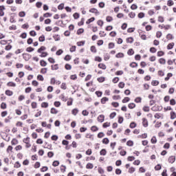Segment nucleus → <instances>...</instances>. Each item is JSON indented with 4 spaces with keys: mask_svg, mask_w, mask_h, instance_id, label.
Returning a JSON list of instances; mask_svg holds the SVG:
<instances>
[{
    "mask_svg": "<svg viewBox=\"0 0 176 176\" xmlns=\"http://www.w3.org/2000/svg\"><path fill=\"white\" fill-rule=\"evenodd\" d=\"M149 61H151V63H153L154 61H156V56H151L149 57L148 58Z\"/></svg>",
    "mask_w": 176,
    "mask_h": 176,
    "instance_id": "obj_50",
    "label": "nucleus"
},
{
    "mask_svg": "<svg viewBox=\"0 0 176 176\" xmlns=\"http://www.w3.org/2000/svg\"><path fill=\"white\" fill-rule=\"evenodd\" d=\"M176 118V113L174 111L170 112V119L173 120Z\"/></svg>",
    "mask_w": 176,
    "mask_h": 176,
    "instance_id": "obj_57",
    "label": "nucleus"
},
{
    "mask_svg": "<svg viewBox=\"0 0 176 176\" xmlns=\"http://www.w3.org/2000/svg\"><path fill=\"white\" fill-rule=\"evenodd\" d=\"M19 17H25V12L21 11L19 12Z\"/></svg>",
    "mask_w": 176,
    "mask_h": 176,
    "instance_id": "obj_58",
    "label": "nucleus"
},
{
    "mask_svg": "<svg viewBox=\"0 0 176 176\" xmlns=\"http://www.w3.org/2000/svg\"><path fill=\"white\" fill-rule=\"evenodd\" d=\"M127 54L129 56H133V54H134V50L133 49H129L127 52Z\"/></svg>",
    "mask_w": 176,
    "mask_h": 176,
    "instance_id": "obj_52",
    "label": "nucleus"
},
{
    "mask_svg": "<svg viewBox=\"0 0 176 176\" xmlns=\"http://www.w3.org/2000/svg\"><path fill=\"white\" fill-rule=\"evenodd\" d=\"M104 115H100L98 117V122H100V123H102V122H104Z\"/></svg>",
    "mask_w": 176,
    "mask_h": 176,
    "instance_id": "obj_20",
    "label": "nucleus"
},
{
    "mask_svg": "<svg viewBox=\"0 0 176 176\" xmlns=\"http://www.w3.org/2000/svg\"><path fill=\"white\" fill-rule=\"evenodd\" d=\"M8 87H16V85L15 82L10 81L7 83Z\"/></svg>",
    "mask_w": 176,
    "mask_h": 176,
    "instance_id": "obj_11",
    "label": "nucleus"
},
{
    "mask_svg": "<svg viewBox=\"0 0 176 176\" xmlns=\"http://www.w3.org/2000/svg\"><path fill=\"white\" fill-rule=\"evenodd\" d=\"M151 144H156L157 142V140L156 139V136H153L151 140Z\"/></svg>",
    "mask_w": 176,
    "mask_h": 176,
    "instance_id": "obj_48",
    "label": "nucleus"
},
{
    "mask_svg": "<svg viewBox=\"0 0 176 176\" xmlns=\"http://www.w3.org/2000/svg\"><path fill=\"white\" fill-rule=\"evenodd\" d=\"M90 51L91 52V53L96 54L97 53V48L94 45H92L90 47Z\"/></svg>",
    "mask_w": 176,
    "mask_h": 176,
    "instance_id": "obj_22",
    "label": "nucleus"
},
{
    "mask_svg": "<svg viewBox=\"0 0 176 176\" xmlns=\"http://www.w3.org/2000/svg\"><path fill=\"white\" fill-rule=\"evenodd\" d=\"M15 67H16V68H17L19 69L20 68H23V67H24V65L22 63H16L15 65Z\"/></svg>",
    "mask_w": 176,
    "mask_h": 176,
    "instance_id": "obj_38",
    "label": "nucleus"
},
{
    "mask_svg": "<svg viewBox=\"0 0 176 176\" xmlns=\"http://www.w3.org/2000/svg\"><path fill=\"white\" fill-rule=\"evenodd\" d=\"M162 35H163V33H162L161 31H157L156 32V38H162Z\"/></svg>",
    "mask_w": 176,
    "mask_h": 176,
    "instance_id": "obj_53",
    "label": "nucleus"
},
{
    "mask_svg": "<svg viewBox=\"0 0 176 176\" xmlns=\"http://www.w3.org/2000/svg\"><path fill=\"white\" fill-rule=\"evenodd\" d=\"M5 10H6L5 6H0V17L5 16Z\"/></svg>",
    "mask_w": 176,
    "mask_h": 176,
    "instance_id": "obj_5",
    "label": "nucleus"
},
{
    "mask_svg": "<svg viewBox=\"0 0 176 176\" xmlns=\"http://www.w3.org/2000/svg\"><path fill=\"white\" fill-rule=\"evenodd\" d=\"M12 56H13V53L9 52L7 55H6V60H10Z\"/></svg>",
    "mask_w": 176,
    "mask_h": 176,
    "instance_id": "obj_31",
    "label": "nucleus"
},
{
    "mask_svg": "<svg viewBox=\"0 0 176 176\" xmlns=\"http://www.w3.org/2000/svg\"><path fill=\"white\" fill-rule=\"evenodd\" d=\"M73 17H74V20H78V19H79L80 17V14H79V13H78V12H75L73 14Z\"/></svg>",
    "mask_w": 176,
    "mask_h": 176,
    "instance_id": "obj_28",
    "label": "nucleus"
},
{
    "mask_svg": "<svg viewBox=\"0 0 176 176\" xmlns=\"http://www.w3.org/2000/svg\"><path fill=\"white\" fill-rule=\"evenodd\" d=\"M168 161L169 163H171V164H173V163H174V162H175V156L169 157Z\"/></svg>",
    "mask_w": 176,
    "mask_h": 176,
    "instance_id": "obj_14",
    "label": "nucleus"
},
{
    "mask_svg": "<svg viewBox=\"0 0 176 176\" xmlns=\"http://www.w3.org/2000/svg\"><path fill=\"white\" fill-rule=\"evenodd\" d=\"M93 167H94V166L91 163H88L86 166V168L90 169V170H91Z\"/></svg>",
    "mask_w": 176,
    "mask_h": 176,
    "instance_id": "obj_54",
    "label": "nucleus"
},
{
    "mask_svg": "<svg viewBox=\"0 0 176 176\" xmlns=\"http://www.w3.org/2000/svg\"><path fill=\"white\" fill-rule=\"evenodd\" d=\"M5 94L6 96H8V97H12V96H13V91L10 89H7L5 91Z\"/></svg>",
    "mask_w": 176,
    "mask_h": 176,
    "instance_id": "obj_8",
    "label": "nucleus"
},
{
    "mask_svg": "<svg viewBox=\"0 0 176 176\" xmlns=\"http://www.w3.org/2000/svg\"><path fill=\"white\" fill-rule=\"evenodd\" d=\"M108 47L109 49H113V47H115V43H109Z\"/></svg>",
    "mask_w": 176,
    "mask_h": 176,
    "instance_id": "obj_62",
    "label": "nucleus"
},
{
    "mask_svg": "<svg viewBox=\"0 0 176 176\" xmlns=\"http://www.w3.org/2000/svg\"><path fill=\"white\" fill-rule=\"evenodd\" d=\"M109 100V99L108 98L104 97L101 99L100 102H101V104H105V102H107Z\"/></svg>",
    "mask_w": 176,
    "mask_h": 176,
    "instance_id": "obj_29",
    "label": "nucleus"
},
{
    "mask_svg": "<svg viewBox=\"0 0 176 176\" xmlns=\"http://www.w3.org/2000/svg\"><path fill=\"white\" fill-rule=\"evenodd\" d=\"M34 50H35V49H34V47H29L26 48V52H28V53H31V52H34Z\"/></svg>",
    "mask_w": 176,
    "mask_h": 176,
    "instance_id": "obj_49",
    "label": "nucleus"
},
{
    "mask_svg": "<svg viewBox=\"0 0 176 176\" xmlns=\"http://www.w3.org/2000/svg\"><path fill=\"white\" fill-rule=\"evenodd\" d=\"M22 57H23V60H25V61H29L30 59L31 58V54H30L28 53H23L22 54Z\"/></svg>",
    "mask_w": 176,
    "mask_h": 176,
    "instance_id": "obj_3",
    "label": "nucleus"
},
{
    "mask_svg": "<svg viewBox=\"0 0 176 176\" xmlns=\"http://www.w3.org/2000/svg\"><path fill=\"white\" fill-rule=\"evenodd\" d=\"M100 155L101 156H105V155H107V150L105 148L102 149L100 152Z\"/></svg>",
    "mask_w": 176,
    "mask_h": 176,
    "instance_id": "obj_33",
    "label": "nucleus"
},
{
    "mask_svg": "<svg viewBox=\"0 0 176 176\" xmlns=\"http://www.w3.org/2000/svg\"><path fill=\"white\" fill-rule=\"evenodd\" d=\"M129 17H130V19H134V17H135V12H129Z\"/></svg>",
    "mask_w": 176,
    "mask_h": 176,
    "instance_id": "obj_40",
    "label": "nucleus"
},
{
    "mask_svg": "<svg viewBox=\"0 0 176 176\" xmlns=\"http://www.w3.org/2000/svg\"><path fill=\"white\" fill-rule=\"evenodd\" d=\"M174 91H175V89L174 87H170L168 89V94H174Z\"/></svg>",
    "mask_w": 176,
    "mask_h": 176,
    "instance_id": "obj_51",
    "label": "nucleus"
},
{
    "mask_svg": "<svg viewBox=\"0 0 176 176\" xmlns=\"http://www.w3.org/2000/svg\"><path fill=\"white\" fill-rule=\"evenodd\" d=\"M129 66L131 67V68H137V67H138V63L135 62H132L129 64Z\"/></svg>",
    "mask_w": 176,
    "mask_h": 176,
    "instance_id": "obj_19",
    "label": "nucleus"
},
{
    "mask_svg": "<svg viewBox=\"0 0 176 176\" xmlns=\"http://www.w3.org/2000/svg\"><path fill=\"white\" fill-rule=\"evenodd\" d=\"M50 85H61V81L56 80V78H52Z\"/></svg>",
    "mask_w": 176,
    "mask_h": 176,
    "instance_id": "obj_2",
    "label": "nucleus"
},
{
    "mask_svg": "<svg viewBox=\"0 0 176 176\" xmlns=\"http://www.w3.org/2000/svg\"><path fill=\"white\" fill-rule=\"evenodd\" d=\"M13 49V45H12L11 43H8L6 44V45L4 47V50L6 52H10V50Z\"/></svg>",
    "mask_w": 176,
    "mask_h": 176,
    "instance_id": "obj_4",
    "label": "nucleus"
},
{
    "mask_svg": "<svg viewBox=\"0 0 176 176\" xmlns=\"http://www.w3.org/2000/svg\"><path fill=\"white\" fill-rule=\"evenodd\" d=\"M129 101H130V98H129V97H125V98L122 100L123 104H126V102H129Z\"/></svg>",
    "mask_w": 176,
    "mask_h": 176,
    "instance_id": "obj_64",
    "label": "nucleus"
},
{
    "mask_svg": "<svg viewBox=\"0 0 176 176\" xmlns=\"http://www.w3.org/2000/svg\"><path fill=\"white\" fill-rule=\"evenodd\" d=\"M117 34L116 32L112 31L109 33V36H111V38H115Z\"/></svg>",
    "mask_w": 176,
    "mask_h": 176,
    "instance_id": "obj_56",
    "label": "nucleus"
},
{
    "mask_svg": "<svg viewBox=\"0 0 176 176\" xmlns=\"http://www.w3.org/2000/svg\"><path fill=\"white\" fill-rule=\"evenodd\" d=\"M40 65L41 67H46V65H47V63H46L45 60H40Z\"/></svg>",
    "mask_w": 176,
    "mask_h": 176,
    "instance_id": "obj_39",
    "label": "nucleus"
},
{
    "mask_svg": "<svg viewBox=\"0 0 176 176\" xmlns=\"http://www.w3.org/2000/svg\"><path fill=\"white\" fill-rule=\"evenodd\" d=\"M65 69L67 71H71V69H72V66L67 63L65 65Z\"/></svg>",
    "mask_w": 176,
    "mask_h": 176,
    "instance_id": "obj_30",
    "label": "nucleus"
},
{
    "mask_svg": "<svg viewBox=\"0 0 176 176\" xmlns=\"http://www.w3.org/2000/svg\"><path fill=\"white\" fill-rule=\"evenodd\" d=\"M39 42H45V35H41L40 37H38Z\"/></svg>",
    "mask_w": 176,
    "mask_h": 176,
    "instance_id": "obj_63",
    "label": "nucleus"
},
{
    "mask_svg": "<svg viewBox=\"0 0 176 176\" xmlns=\"http://www.w3.org/2000/svg\"><path fill=\"white\" fill-rule=\"evenodd\" d=\"M8 42H10V43H12V42H13L12 40H1L0 41V45H1V46H5V45L8 44Z\"/></svg>",
    "mask_w": 176,
    "mask_h": 176,
    "instance_id": "obj_6",
    "label": "nucleus"
},
{
    "mask_svg": "<svg viewBox=\"0 0 176 176\" xmlns=\"http://www.w3.org/2000/svg\"><path fill=\"white\" fill-rule=\"evenodd\" d=\"M135 31V28H129L127 29V32L129 34H131L132 32H134Z\"/></svg>",
    "mask_w": 176,
    "mask_h": 176,
    "instance_id": "obj_43",
    "label": "nucleus"
},
{
    "mask_svg": "<svg viewBox=\"0 0 176 176\" xmlns=\"http://www.w3.org/2000/svg\"><path fill=\"white\" fill-rule=\"evenodd\" d=\"M58 64H55V65H51V69L52 71H57V69H58Z\"/></svg>",
    "mask_w": 176,
    "mask_h": 176,
    "instance_id": "obj_17",
    "label": "nucleus"
},
{
    "mask_svg": "<svg viewBox=\"0 0 176 176\" xmlns=\"http://www.w3.org/2000/svg\"><path fill=\"white\" fill-rule=\"evenodd\" d=\"M94 61H97L98 63H101V61H102V58L100 56H95Z\"/></svg>",
    "mask_w": 176,
    "mask_h": 176,
    "instance_id": "obj_45",
    "label": "nucleus"
},
{
    "mask_svg": "<svg viewBox=\"0 0 176 176\" xmlns=\"http://www.w3.org/2000/svg\"><path fill=\"white\" fill-rule=\"evenodd\" d=\"M164 54H165V53L163 51H158L157 52V57H163V56H164Z\"/></svg>",
    "mask_w": 176,
    "mask_h": 176,
    "instance_id": "obj_26",
    "label": "nucleus"
},
{
    "mask_svg": "<svg viewBox=\"0 0 176 176\" xmlns=\"http://www.w3.org/2000/svg\"><path fill=\"white\" fill-rule=\"evenodd\" d=\"M166 39H168V41H171V40L174 39V36H173V34H168L166 35Z\"/></svg>",
    "mask_w": 176,
    "mask_h": 176,
    "instance_id": "obj_34",
    "label": "nucleus"
},
{
    "mask_svg": "<svg viewBox=\"0 0 176 176\" xmlns=\"http://www.w3.org/2000/svg\"><path fill=\"white\" fill-rule=\"evenodd\" d=\"M94 20H96V18L91 17V18L89 19L86 21V24H90V23H93V21H94Z\"/></svg>",
    "mask_w": 176,
    "mask_h": 176,
    "instance_id": "obj_41",
    "label": "nucleus"
},
{
    "mask_svg": "<svg viewBox=\"0 0 176 176\" xmlns=\"http://www.w3.org/2000/svg\"><path fill=\"white\" fill-rule=\"evenodd\" d=\"M142 125L144 127H148V120L146 118L142 119Z\"/></svg>",
    "mask_w": 176,
    "mask_h": 176,
    "instance_id": "obj_18",
    "label": "nucleus"
},
{
    "mask_svg": "<svg viewBox=\"0 0 176 176\" xmlns=\"http://www.w3.org/2000/svg\"><path fill=\"white\" fill-rule=\"evenodd\" d=\"M157 21L159 23H164V17H163L162 16H159L158 19H157Z\"/></svg>",
    "mask_w": 176,
    "mask_h": 176,
    "instance_id": "obj_42",
    "label": "nucleus"
},
{
    "mask_svg": "<svg viewBox=\"0 0 176 176\" xmlns=\"http://www.w3.org/2000/svg\"><path fill=\"white\" fill-rule=\"evenodd\" d=\"M146 31H152V25H147L145 27Z\"/></svg>",
    "mask_w": 176,
    "mask_h": 176,
    "instance_id": "obj_60",
    "label": "nucleus"
},
{
    "mask_svg": "<svg viewBox=\"0 0 176 176\" xmlns=\"http://www.w3.org/2000/svg\"><path fill=\"white\" fill-rule=\"evenodd\" d=\"M106 21H107V23H111V21H113V17L111 16H107L106 17Z\"/></svg>",
    "mask_w": 176,
    "mask_h": 176,
    "instance_id": "obj_27",
    "label": "nucleus"
},
{
    "mask_svg": "<svg viewBox=\"0 0 176 176\" xmlns=\"http://www.w3.org/2000/svg\"><path fill=\"white\" fill-rule=\"evenodd\" d=\"M41 74L45 75V74L47 73V68H42L40 71Z\"/></svg>",
    "mask_w": 176,
    "mask_h": 176,
    "instance_id": "obj_55",
    "label": "nucleus"
},
{
    "mask_svg": "<svg viewBox=\"0 0 176 176\" xmlns=\"http://www.w3.org/2000/svg\"><path fill=\"white\" fill-rule=\"evenodd\" d=\"M89 13H94V14H100V12L96 8H91L89 10Z\"/></svg>",
    "mask_w": 176,
    "mask_h": 176,
    "instance_id": "obj_7",
    "label": "nucleus"
},
{
    "mask_svg": "<svg viewBox=\"0 0 176 176\" xmlns=\"http://www.w3.org/2000/svg\"><path fill=\"white\" fill-rule=\"evenodd\" d=\"M72 58V56H71V55H66L64 57V60L65 61H70V60Z\"/></svg>",
    "mask_w": 176,
    "mask_h": 176,
    "instance_id": "obj_35",
    "label": "nucleus"
},
{
    "mask_svg": "<svg viewBox=\"0 0 176 176\" xmlns=\"http://www.w3.org/2000/svg\"><path fill=\"white\" fill-rule=\"evenodd\" d=\"M158 63L162 65H164V64H166V59L164 58H160L158 60Z\"/></svg>",
    "mask_w": 176,
    "mask_h": 176,
    "instance_id": "obj_16",
    "label": "nucleus"
},
{
    "mask_svg": "<svg viewBox=\"0 0 176 176\" xmlns=\"http://www.w3.org/2000/svg\"><path fill=\"white\" fill-rule=\"evenodd\" d=\"M159 81H157V80H153L152 82H151V85H152V86H158V85H159Z\"/></svg>",
    "mask_w": 176,
    "mask_h": 176,
    "instance_id": "obj_59",
    "label": "nucleus"
},
{
    "mask_svg": "<svg viewBox=\"0 0 176 176\" xmlns=\"http://www.w3.org/2000/svg\"><path fill=\"white\" fill-rule=\"evenodd\" d=\"M69 52H71V53H74V52H76V46L72 45V46L69 48Z\"/></svg>",
    "mask_w": 176,
    "mask_h": 176,
    "instance_id": "obj_44",
    "label": "nucleus"
},
{
    "mask_svg": "<svg viewBox=\"0 0 176 176\" xmlns=\"http://www.w3.org/2000/svg\"><path fill=\"white\" fill-rule=\"evenodd\" d=\"M102 144H105V145H108V144H109V139L105 138L102 140Z\"/></svg>",
    "mask_w": 176,
    "mask_h": 176,
    "instance_id": "obj_32",
    "label": "nucleus"
},
{
    "mask_svg": "<svg viewBox=\"0 0 176 176\" xmlns=\"http://www.w3.org/2000/svg\"><path fill=\"white\" fill-rule=\"evenodd\" d=\"M167 6L171 7L174 6V1L173 0H168L166 3Z\"/></svg>",
    "mask_w": 176,
    "mask_h": 176,
    "instance_id": "obj_21",
    "label": "nucleus"
},
{
    "mask_svg": "<svg viewBox=\"0 0 176 176\" xmlns=\"http://www.w3.org/2000/svg\"><path fill=\"white\" fill-rule=\"evenodd\" d=\"M124 57V54L123 52H118L116 55V58H123Z\"/></svg>",
    "mask_w": 176,
    "mask_h": 176,
    "instance_id": "obj_10",
    "label": "nucleus"
},
{
    "mask_svg": "<svg viewBox=\"0 0 176 176\" xmlns=\"http://www.w3.org/2000/svg\"><path fill=\"white\" fill-rule=\"evenodd\" d=\"M139 36H140V38L142 41H146V39H148V37H146V35L145 34H143L142 32L140 33Z\"/></svg>",
    "mask_w": 176,
    "mask_h": 176,
    "instance_id": "obj_9",
    "label": "nucleus"
},
{
    "mask_svg": "<svg viewBox=\"0 0 176 176\" xmlns=\"http://www.w3.org/2000/svg\"><path fill=\"white\" fill-rule=\"evenodd\" d=\"M150 53H156L157 52V50L155 47H151L149 50Z\"/></svg>",
    "mask_w": 176,
    "mask_h": 176,
    "instance_id": "obj_36",
    "label": "nucleus"
},
{
    "mask_svg": "<svg viewBox=\"0 0 176 176\" xmlns=\"http://www.w3.org/2000/svg\"><path fill=\"white\" fill-rule=\"evenodd\" d=\"M99 35H100V38H104V36H107V33H105V32H104V31H100L99 32Z\"/></svg>",
    "mask_w": 176,
    "mask_h": 176,
    "instance_id": "obj_37",
    "label": "nucleus"
},
{
    "mask_svg": "<svg viewBox=\"0 0 176 176\" xmlns=\"http://www.w3.org/2000/svg\"><path fill=\"white\" fill-rule=\"evenodd\" d=\"M85 24V18H82L80 21L78 23V25L79 27H81V25H83Z\"/></svg>",
    "mask_w": 176,
    "mask_h": 176,
    "instance_id": "obj_47",
    "label": "nucleus"
},
{
    "mask_svg": "<svg viewBox=\"0 0 176 176\" xmlns=\"http://www.w3.org/2000/svg\"><path fill=\"white\" fill-rule=\"evenodd\" d=\"M46 51V47L45 46H41L40 48H38L37 50V53H39V57L41 58H45V57H47V56H49V53H47V52Z\"/></svg>",
    "mask_w": 176,
    "mask_h": 176,
    "instance_id": "obj_1",
    "label": "nucleus"
},
{
    "mask_svg": "<svg viewBox=\"0 0 176 176\" xmlns=\"http://www.w3.org/2000/svg\"><path fill=\"white\" fill-rule=\"evenodd\" d=\"M37 80H39L40 82H43V80H45V78H43V76L38 74L37 76Z\"/></svg>",
    "mask_w": 176,
    "mask_h": 176,
    "instance_id": "obj_25",
    "label": "nucleus"
},
{
    "mask_svg": "<svg viewBox=\"0 0 176 176\" xmlns=\"http://www.w3.org/2000/svg\"><path fill=\"white\" fill-rule=\"evenodd\" d=\"M126 43H133L134 42V38L133 37H128L126 38Z\"/></svg>",
    "mask_w": 176,
    "mask_h": 176,
    "instance_id": "obj_15",
    "label": "nucleus"
},
{
    "mask_svg": "<svg viewBox=\"0 0 176 176\" xmlns=\"http://www.w3.org/2000/svg\"><path fill=\"white\" fill-rule=\"evenodd\" d=\"M91 131H94V132L98 131V127H97L96 126H92L91 127Z\"/></svg>",
    "mask_w": 176,
    "mask_h": 176,
    "instance_id": "obj_61",
    "label": "nucleus"
},
{
    "mask_svg": "<svg viewBox=\"0 0 176 176\" xmlns=\"http://www.w3.org/2000/svg\"><path fill=\"white\" fill-rule=\"evenodd\" d=\"M174 43H170L169 44H168L166 48L168 50H171V49H173V47H174Z\"/></svg>",
    "mask_w": 176,
    "mask_h": 176,
    "instance_id": "obj_23",
    "label": "nucleus"
},
{
    "mask_svg": "<svg viewBox=\"0 0 176 176\" xmlns=\"http://www.w3.org/2000/svg\"><path fill=\"white\" fill-rule=\"evenodd\" d=\"M98 67L100 69H107V65H105V64H104V63H99L98 65Z\"/></svg>",
    "mask_w": 176,
    "mask_h": 176,
    "instance_id": "obj_12",
    "label": "nucleus"
},
{
    "mask_svg": "<svg viewBox=\"0 0 176 176\" xmlns=\"http://www.w3.org/2000/svg\"><path fill=\"white\" fill-rule=\"evenodd\" d=\"M12 145H17L19 144V140H17L16 138L12 139L11 142Z\"/></svg>",
    "mask_w": 176,
    "mask_h": 176,
    "instance_id": "obj_46",
    "label": "nucleus"
},
{
    "mask_svg": "<svg viewBox=\"0 0 176 176\" xmlns=\"http://www.w3.org/2000/svg\"><path fill=\"white\" fill-rule=\"evenodd\" d=\"M173 73H168L166 77L164 78L165 82L170 80V78H172Z\"/></svg>",
    "mask_w": 176,
    "mask_h": 176,
    "instance_id": "obj_13",
    "label": "nucleus"
},
{
    "mask_svg": "<svg viewBox=\"0 0 176 176\" xmlns=\"http://www.w3.org/2000/svg\"><path fill=\"white\" fill-rule=\"evenodd\" d=\"M98 82H99V83H102V82H105V77L104 76H101L97 78Z\"/></svg>",
    "mask_w": 176,
    "mask_h": 176,
    "instance_id": "obj_24",
    "label": "nucleus"
}]
</instances>
